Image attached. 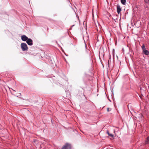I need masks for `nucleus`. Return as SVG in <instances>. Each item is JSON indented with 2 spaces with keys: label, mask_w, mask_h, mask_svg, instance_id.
Instances as JSON below:
<instances>
[{
  "label": "nucleus",
  "mask_w": 149,
  "mask_h": 149,
  "mask_svg": "<svg viewBox=\"0 0 149 149\" xmlns=\"http://www.w3.org/2000/svg\"><path fill=\"white\" fill-rule=\"evenodd\" d=\"M21 47L23 51H26L28 50V48L26 43H22L21 44Z\"/></svg>",
  "instance_id": "f257e3e1"
},
{
  "label": "nucleus",
  "mask_w": 149,
  "mask_h": 149,
  "mask_svg": "<svg viewBox=\"0 0 149 149\" xmlns=\"http://www.w3.org/2000/svg\"><path fill=\"white\" fill-rule=\"evenodd\" d=\"M71 145L69 143H66L62 147V149H71Z\"/></svg>",
  "instance_id": "f03ea898"
},
{
  "label": "nucleus",
  "mask_w": 149,
  "mask_h": 149,
  "mask_svg": "<svg viewBox=\"0 0 149 149\" xmlns=\"http://www.w3.org/2000/svg\"><path fill=\"white\" fill-rule=\"evenodd\" d=\"M26 42L29 45L31 46L33 45V41L31 38H29Z\"/></svg>",
  "instance_id": "7ed1b4c3"
},
{
  "label": "nucleus",
  "mask_w": 149,
  "mask_h": 149,
  "mask_svg": "<svg viewBox=\"0 0 149 149\" xmlns=\"http://www.w3.org/2000/svg\"><path fill=\"white\" fill-rule=\"evenodd\" d=\"M21 38L23 41H26L29 38L26 35H23L21 36Z\"/></svg>",
  "instance_id": "20e7f679"
},
{
  "label": "nucleus",
  "mask_w": 149,
  "mask_h": 149,
  "mask_svg": "<svg viewBox=\"0 0 149 149\" xmlns=\"http://www.w3.org/2000/svg\"><path fill=\"white\" fill-rule=\"evenodd\" d=\"M117 10L118 14H119L122 10L120 6L119 5H118L117 6Z\"/></svg>",
  "instance_id": "39448f33"
},
{
  "label": "nucleus",
  "mask_w": 149,
  "mask_h": 149,
  "mask_svg": "<svg viewBox=\"0 0 149 149\" xmlns=\"http://www.w3.org/2000/svg\"><path fill=\"white\" fill-rule=\"evenodd\" d=\"M126 61L127 62V60H128L129 58H130V54L129 53L127 54L125 56Z\"/></svg>",
  "instance_id": "423d86ee"
},
{
  "label": "nucleus",
  "mask_w": 149,
  "mask_h": 149,
  "mask_svg": "<svg viewBox=\"0 0 149 149\" xmlns=\"http://www.w3.org/2000/svg\"><path fill=\"white\" fill-rule=\"evenodd\" d=\"M143 53L146 55H148L149 54V52L146 50H145L143 51Z\"/></svg>",
  "instance_id": "0eeeda50"
},
{
  "label": "nucleus",
  "mask_w": 149,
  "mask_h": 149,
  "mask_svg": "<svg viewBox=\"0 0 149 149\" xmlns=\"http://www.w3.org/2000/svg\"><path fill=\"white\" fill-rule=\"evenodd\" d=\"M107 132L109 136H111V137H113V135L109 133V131L108 130L107 131Z\"/></svg>",
  "instance_id": "6e6552de"
},
{
  "label": "nucleus",
  "mask_w": 149,
  "mask_h": 149,
  "mask_svg": "<svg viewBox=\"0 0 149 149\" xmlns=\"http://www.w3.org/2000/svg\"><path fill=\"white\" fill-rule=\"evenodd\" d=\"M126 0H121V3L123 5H125L126 3Z\"/></svg>",
  "instance_id": "1a4fd4ad"
},
{
  "label": "nucleus",
  "mask_w": 149,
  "mask_h": 149,
  "mask_svg": "<svg viewBox=\"0 0 149 149\" xmlns=\"http://www.w3.org/2000/svg\"><path fill=\"white\" fill-rule=\"evenodd\" d=\"M146 143H149V136L147 137L146 141Z\"/></svg>",
  "instance_id": "9d476101"
},
{
  "label": "nucleus",
  "mask_w": 149,
  "mask_h": 149,
  "mask_svg": "<svg viewBox=\"0 0 149 149\" xmlns=\"http://www.w3.org/2000/svg\"><path fill=\"white\" fill-rule=\"evenodd\" d=\"M141 47L143 50V51L146 50L144 44L142 45V46H141Z\"/></svg>",
  "instance_id": "9b49d317"
},
{
  "label": "nucleus",
  "mask_w": 149,
  "mask_h": 149,
  "mask_svg": "<svg viewBox=\"0 0 149 149\" xmlns=\"http://www.w3.org/2000/svg\"><path fill=\"white\" fill-rule=\"evenodd\" d=\"M145 3H149V0H144Z\"/></svg>",
  "instance_id": "f8f14e48"
},
{
  "label": "nucleus",
  "mask_w": 149,
  "mask_h": 149,
  "mask_svg": "<svg viewBox=\"0 0 149 149\" xmlns=\"http://www.w3.org/2000/svg\"><path fill=\"white\" fill-rule=\"evenodd\" d=\"M129 104H129V103H128V104H127V107H128V109H129V110H129Z\"/></svg>",
  "instance_id": "ddd939ff"
},
{
  "label": "nucleus",
  "mask_w": 149,
  "mask_h": 149,
  "mask_svg": "<svg viewBox=\"0 0 149 149\" xmlns=\"http://www.w3.org/2000/svg\"><path fill=\"white\" fill-rule=\"evenodd\" d=\"M107 111L109 112L111 110H109V108H107Z\"/></svg>",
  "instance_id": "4468645a"
},
{
  "label": "nucleus",
  "mask_w": 149,
  "mask_h": 149,
  "mask_svg": "<svg viewBox=\"0 0 149 149\" xmlns=\"http://www.w3.org/2000/svg\"><path fill=\"white\" fill-rule=\"evenodd\" d=\"M65 82L66 83H67L68 82V80H65Z\"/></svg>",
  "instance_id": "2eb2a0df"
},
{
  "label": "nucleus",
  "mask_w": 149,
  "mask_h": 149,
  "mask_svg": "<svg viewBox=\"0 0 149 149\" xmlns=\"http://www.w3.org/2000/svg\"><path fill=\"white\" fill-rule=\"evenodd\" d=\"M148 26L149 27V22H148Z\"/></svg>",
  "instance_id": "dca6fc26"
},
{
  "label": "nucleus",
  "mask_w": 149,
  "mask_h": 149,
  "mask_svg": "<svg viewBox=\"0 0 149 149\" xmlns=\"http://www.w3.org/2000/svg\"><path fill=\"white\" fill-rule=\"evenodd\" d=\"M74 26V25H72V27H73V26Z\"/></svg>",
  "instance_id": "f3484780"
},
{
  "label": "nucleus",
  "mask_w": 149,
  "mask_h": 149,
  "mask_svg": "<svg viewBox=\"0 0 149 149\" xmlns=\"http://www.w3.org/2000/svg\"><path fill=\"white\" fill-rule=\"evenodd\" d=\"M129 50H130V48H129Z\"/></svg>",
  "instance_id": "a211bd4d"
}]
</instances>
